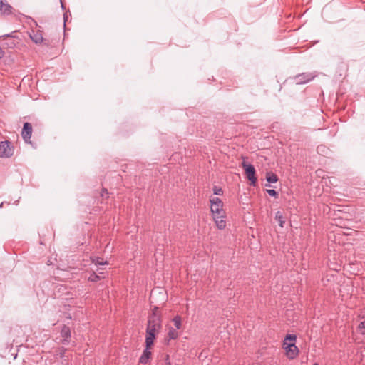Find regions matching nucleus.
I'll return each instance as SVG.
<instances>
[{"label": "nucleus", "mask_w": 365, "mask_h": 365, "mask_svg": "<svg viewBox=\"0 0 365 365\" xmlns=\"http://www.w3.org/2000/svg\"><path fill=\"white\" fill-rule=\"evenodd\" d=\"M210 212L217 227L223 230L226 227V214L223 210V202L217 197L210 199Z\"/></svg>", "instance_id": "f257e3e1"}, {"label": "nucleus", "mask_w": 365, "mask_h": 365, "mask_svg": "<svg viewBox=\"0 0 365 365\" xmlns=\"http://www.w3.org/2000/svg\"><path fill=\"white\" fill-rule=\"evenodd\" d=\"M241 166L244 168L247 178L250 182V185L256 186L257 183V178L255 176L256 170L253 165L246 161H242Z\"/></svg>", "instance_id": "f03ea898"}, {"label": "nucleus", "mask_w": 365, "mask_h": 365, "mask_svg": "<svg viewBox=\"0 0 365 365\" xmlns=\"http://www.w3.org/2000/svg\"><path fill=\"white\" fill-rule=\"evenodd\" d=\"M14 148L8 140L0 142V158H11L14 155Z\"/></svg>", "instance_id": "7ed1b4c3"}, {"label": "nucleus", "mask_w": 365, "mask_h": 365, "mask_svg": "<svg viewBox=\"0 0 365 365\" xmlns=\"http://www.w3.org/2000/svg\"><path fill=\"white\" fill-rule=\"evenodd\" d=\"M284 348L285 349V354L289 359H295L299 354V349L295 345V343L284 342Z\"/></svg>", "instance_id": "20e7f679"}, {"label": "nucleus", "mask_w": 365, "mask_h": 365, "mask_svg": "<svg viewBox=\"0 0 365 365\" xmlns=\"http://www.w3.org/2000/svg\"><path fill=\"white\" fill-rule=\"evenodd\" d=\"M317 75L314 73H302L294 77L296 84H304L313 80Z\"/></svg>", "instance_id": "39448f33"}, {"label": "nucleus", "mask_w": 365, "mask_h": 365, "mask_svg": "<svg viewBox=\"0 0 365 365\" xmlns=\"http://www.w3.org/2000/svg\"><path fill=\"white\" fill-rule=\"evenodd\" d=\"M157 307H155V309L153 312V314L148 317V327L160 329V317L155 312Z\"/></svg>", "instance_id": "423d86ee"}, {"label": "nucleus", "mask_w": 365, "mask_h": 365, "mask_svg": "<svg viewBox=\"0 0 365 365\" xmlns=\"http://www.w3.org/2000/svg\"><path fill=\"white\" fill-rule=\"evenodd\" d=\"M32 134V125L30 123H24L21 131V136L24 141L27 143H31L30 139Z\"/></svg>", "instance_id": "0eeeda50"}, {"label": "nucleus", "mask_w": 365, "mask_h": 365, "mask_svg": "<svg viewBox=\"0 0 365 365\" xmlns=\"http://www.w3.org/2000/svg\"><path fill=\"white\" fill-rule=\"evenodd\" d=\"M29 36L36 44H41L43 41L42 32L40 30H32L31 32L29 33Z\"/></svg>", "instance_id": "6e6552de"}, {"label": "nucleus", "mask_w": 365, "mask_h": 365, "mask_svg": "<svg viewBox=\"0 0 365 365\" xmlns=\"http://www.w3.org/2000/svg\"><path fill=\"white\" fill-rule=\"evenodd\" d=\"M61 336L63 337L62 343L63 344H68L71 338V329L66 326L63 325L61 330Z\"/></svg>", "instance_id": "1a4fd4ad"}, {"label": "nucleus", "mask_w": 365, "mask_h": 365, "mask_svg": "<svg viewBox=\"0 0 365 365\" xmlns=\"http://www.w3.org/2000/svg\"><path fill=\"white\" fill-rule=\"evenodd\" d=\"M12 6L4 0H0V14L9 15L12 13Z\"/></svg>", "instance_id": "9d476101"}, {"label": "nucleus", "mask_w": 365, "mask_h": 365, "mask_svg": "<svg viewBox=\"0 0 365 365\" xmlns=\"http://www.w3.org/2000/svg\"><path fill=\"white\" fill-rule=\"evenodd\" d=\"M150 348H148L147 346L144 349L142 355L140 357L139 362L143 364H146L151 356V351H150Z\"/></svg>", "instance_id": "9b49d317"}, {"label": "nucleus", "mask_w": 365, "mask_h": 365, "mask_svg": "<svg viewBox=\"0 0 365 365\" xmlns=\"http://www.w3.org/2000/svg\"><path fill=\"white\" fill-rule=\"evenodd\" d=\"M145 344L148 348H151L155 338V334L146 332Z\"/></svg>", "instance_id": "f8f14e48"}, {"label": "nucleus", "mask_w": 365, "mask_h": 365, "mask_svg": "<svg viewBox=\"0 0 365 365\" xmlns=\"http://www.w3.org/2000/svg\"><path fill=\"white\" fill-rule=\"evenodd\" d=\"M266 180L269 183H275L278 181V177L272 172H268L266 175Z\"/></svg>", "instance_id": "ddd939ff"}, {"label": "nucleus", "mask_w": 365, "mask_h": 365, "mask_svg": "<svg viewBox=\"0 0 365 365\" xmlns=\"http://www.w3.org/2000/svg\"><path fill=\"white\" fill-rule=\"evenodd\" d=\"M275 219L278 221L279 225L281 227H284V224L285 223V221L284 220L283 215L280 211H277L275 215Z\"/></svg>", "instance_id": "4468645a"}, {"label": "nucleus", "mask_w": 365, "mask_h": 365, "mask_svg": "<svg viewBox=\"0 0 365 365\" xmlns=\"http://www.w3.org/2000/svg\"><path fill=\"white\" fill-rule=\"evenodd\" d=\"M173 322L176 329H180L181 328V317L180 316H175L173 318Z\"/></svg>", "instance_id": "2eb2a0df"}, {"label": "nucleus", "mask_w": 365, "mask_h": 365, "mask_svg": "<svg viewBox=\"0 0 365 365\" xmlns=\"http://www.w3.org/2000/svg\"><path fill=\"white\" fill-rule=\"evenodd\" d=\"M168 334V337L170 339H175L178 336V331H176V329H173V328H171L169 330Z\"/></svg>", "instance_id": "dca6fc26"}, {"label": "nucleus", "mask_w": 365, "mask_h": 365, "mask_svg": "<svg viewBox=\"0 0 365 365\" xmlns=\"http://www.w3.org/2000/svg\"><path fill=\"white\" fill-rule=\"evenodd\" d=\"M297 336L294 334H287L284 339V342H287V341H289V343H292L296 341Z\"/></svg>", "instance_id": "f3484780"}, {"label": "nucleus", "mask_w": 365, "mask_h": 365, "mask_svg": "<svg viewBox=\"0 0 365 365\" xmlns=\"http://www.w3.org/2000/svg\"><path fill=\"white\" fill-rule=\"evenodd\" d=\"M93 262H95L96 264H98V265H103V264H108L107 261H104L103 259H101L100 257H96V259L93 260Z\"/></svg>", "instance_id": "a211bd4d"}, {"label": "nucleus", "mask_w": 365, "mask_h": 365, "mask_svg": "<svg viewBox=\"0 0 365 365\" xmlns=\"http://www.w3.org/2000/svg\"><path fill=\"white\" fill-rule=\"evenodd\" d=\"M66 351V349H65L64 347H61L58 349L56 355L58 356L61 359H64Z\"/></svg>", "instance_id": "6ab92c4d"}, {"label": "nucleus", "mask_w": 365, "mask_h": 365, "mask_svg": "<svg viewBox=\"0 0 365 365\" xmlns=\"http://www.w3.org/2000/svg\"><path fill=\"white\" fill-rule=\"evenodd\" d=\"M213 192L216 195H222L223 194V191H222V188L218 187L217 186H215L213 187Z\"/></svg>", "instance_id": "aec40b11"}, {"label": "nucleus", "mask_w": 365, "mask_h": 365, "mask_svg": "<svg viewBox=\"0 0 365 365\" xmlns=\"http://www.w3.org/2000/svg\"><path fill=\"white\" fill-rule=\"evenodd\" d=\"M267 192L272 197H274L275 198H277L278 197V192L274 190H272V189H269V190H266Z\"/></svg>", "instance_id": "412c9836"}, {"label": "nucleus", "mask_w": 365, "mask_h": 365, "mask_svg": "<svg viewBox=\"0 0 365 365\" xmlns=\"http://www.w3.org/2000/svg\"><path fill=\"white\" fill-rule=\"evenodd\" d=\"M101 196L102 198H104V197L108 198V192L107 189L103 188L102 190Z\"/></svg>", "instance_id": "4be33fe9"}, {"label": "nucleus", "mask_w": 365, "mask_h": 365, "mask_svg": "<svg viewBox=\"0 0 365 365\" xmlns=\"http://www.w3.org/2000/svg\"><path fill=\"white\" fill-rule=\"evenodd\" d=\"M99 277L96 275V274H93L89 277V280L91 282H96L98 279H99Z\"/></svg>", "instance_id": "5701e85b"}, {"label": "nucleus", "mask_w": 365, "mask_h": 365, "mask_svg": "<svg viewBox=\"0 0 365 365\" xmlns=\"http://www.w3.org/2000/svg\"><path fill=\"white\" fill-rule=\"evenodd\" d=\"M157 330H158V329L151 328V327H147L146 332H150V333L155 334Z\"/></svg>", "instance_id": "b1692460"}, {"label": "nucleus", "mask_w": 365, "mask_h": 365, "mask_svg": "<svg viewBox=\"0 0 365 365\" xmlns=\"http://www.w3.org/2000/svg\"><path fill=\"white\" fill-rule=\"evenodd\" d=\"M358 328H359V329H364V328H365V322H361L359 324Z\"/></svg>", "instance_id": "393cba45"}, {"label": "nucleus", "mask_w": 365, "mask_h": 365, "mask_svg": "<svg viewBox=\"0 0 365 365\" xmlns=\"http://www.w3.org/2000/svg\"><path fill=\"white\" fill-rule=\"evenodd\" d=\"M324 148V147L323 145H320V146H318L317 147V151L319 152V151H323V149Z\"/></svg>", "instance_id": "a878e982"}, {"label": "nucleus", "mask_w": 365, "mask_h": 365, "mask_svg": "<svg viewBox=\"0 0 365 365\" xmlns=\"http://www.w3.org/2000/svg\"><path fill=\"white\" fill-rule=\"evenodd\" d=\"M3 37L4 38H6V37H13V36L11 34H6V35H4Z\"/></svg>", "instance_id": "bb28decb"}, {"label": "nucleus", "mask_w": 365, "mask_h": 365, "mask_svg": "<svg viewBox=\"0 0 365 365\" xmlns=\"http://www.w3.org/2000/svg\"><path fill=\"white\" fill-rule=\"evenodd\" d=\"M4 203H6V202H2L1 204H0V208H2Z\"/></svg>", "instance_id": "cd10ccee"}, {"label": "nucleus", "mask_w": 365, "mask_h": 365, "mask_svg": "<svg viewBox=\"0 0 365 365\" xmlns=\"http://www.w3.org/2000/svg\"><path fill=\"white\" fill-rule=\"evenodd\" d=\"M2 57V51H1V48H0V58Z\"/></svg>", "instance_id": "c85d7f7f"}, {"label": "nucleus", "mask_w": 365, "mask_h": 365, "mask_svg": "<svg viewBox=\"0 0 365 365\" xmlns=\"http://www.w3.org/2000/svg\"><path fill=\"white\" fill-rule=\"evenodd\" d=\"M64 361H66V363L68 362V359H63Z\"/></svg>", "instance_id": "c756f323"}, {"label": "nucleus", "mask_w": 365, "mask_h": 365, "mask_svg": "<svg viewBox=\"0 0 365 365\" xmlns=\"http://www.w3.org/2000/svg\"><path fill=\"white\" fill-rule=\"evenodd\" d=\"M313 365H318V364H317V363H315V364H314Z\"/></svg>", "instance_id": "7c9ffc66"}]
</instances>
